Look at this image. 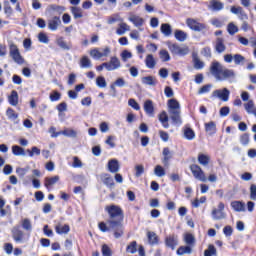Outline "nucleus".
Instances as JSON below:
<instances>
[{
    "label": "nucleus",
    "instance_id": "f257e3e1",
    "mask_svg": "<svg viewBox=\"0 0 256 256\" xmlns=\"http://www.w3.org/2000/svg\"><path fill=\"white\" fill-rule=\"evenodd\" d=\"M210 73L215 77L216 81H225L235 77V72L225 68L221 63L214 61L210 65Z\"/></svg>",
    "mask_w": 256,
    "mask_h": 256
},
{
    "label": "nucleus",
    "instance_id": "4d7b16f0",
    "mask_svg": "<svg viewBox=\"0 0 256 256\" xmlns=\"http://www.w3.org/2000/svg\"><path fill=\"white\" fill-rule=\"evenodd\" d=\"M184 241L186 245H195V236H193V234L187 233L184 235Z\"/></svg>",
    "mask_w": 256,
    "mask_h": 256
},
{
    "label": "nucleus",
    "instance_id": "13d9d810",
    "mask_svg": "<svg viewBox=\"0 0 256 256\" xmlns=\"http://www.w3.org/2000/svg\"><path fill=\"white\" fill-rule=\"evenodd\" d=\"M160 59L163 62L171 61V56L169 55V52L167 50H160L159 52Z\"/></svg>",
    "mask_w": 256,
    "mask_h": 256
},
{
    "label": "nucleus",
    "instance_id": "39448f33",
    "mask_svg": "<svg viewBox=\"0 0 256 256\" xmlns=\"http://www.w3.org/2000/svg\"><path fill=\"white\" fill-rule=\"evenodd\" d=\"M190 171L198 181H201L202 183H207V176L205 175V171L201 168V166L197 164H192L190 166Z\"/></svg>",
    "mask_w": 256,
    "mask_h": 256
},
{
    "label": "nucleus",
    "instance_id": "473e14b6",
    "mask_svg": "<svg viewBox=\"0 0 256 256\" xmlns=\"http://www.w3.org/2000/svg\"><path fill=\"white\" fill-rule=\"evenodd\" d=\"M56 45H58V47H60V49H63L64 51H69L71 49L70 44H67L63 37H58L56 39Z\"/></svg>",
    "mask_w": 256,
    "mask_h": 256
},
{
    "label": "nucleus",
    "instance_id": "ddd939ff",
    "mask_svg": "<svg viewBox=\"0 0 256 256\" xmlns=\"http://www.w3.org/2000/svg\"><path fill=\"white\" fill-rule=\"evenodd\" d=\"M65 10L66 9L64 6H60L57 4H50L46 8V13H57V15H61L65 13Z\"/></svg>",
    "mask_w": 256,
    "mask_h": 256
},
{
    "label": "nucleus",
    "instance_id": "a211bd4d",
    "mask_svg": "<svg viewBox=\"0 0 256 256\" xmlns=\"http://www.w3.org/2000/svg\"><path fill=\"white\" fill-rule=\"evenodd\" d=\"M12 237L16 243H21V241H23V231H21L19 226L12 228Z\"/></svg>",
    "mask_w": 256,
    "mask_h": 256
},
{
    "label": "nucleus",
    "instance_id": "20e7f679",
    "mask_svg": "<svg viewBox=\"0 0 256 256\" xmlns=\"http://www.w3.org/2000/svg\"><path fill=\"white\" fill-rule=\"evenodd\" d=\"M90 57L99 61L103 57H109L111 55V47L105 46L104 48H93L90 50Z\"/></svg>",
    "mask_w": 256,
    "mask_h": 256
},
{
    "label": "nucleus",
    "instance_id": "f3484780",
    "mask_svg": "<svg viewBox=\"0 0 256 256\" xmlns=\"http://www.w3.org/2000/svg\"><path fill=\"white\" fill-rule=\"evenodd\" d=\"M100 179L102 183L106 185V187H115V182L113 181V177H111L109 174L102 173L100 175Z\"/></svg>",
    "mask_w": 256,
    "mask_h": 256
},
{
    "label": "nucleus",
    "instance_id": "9b49d317",
    "mask_svg": "<svg viewBox=\"0 0 256 256\" xmlns=\"http://www.w3.org/2000/svg\"><path fill=\"white\" fill-rule=\"evenodd\" d=\"M230 93L231 92L227 88H224L222 90H214L212 92V97L220 99V101H229Z\"/></svg>",
    "mask_w": 256,
    "mask_h": 256
},
{
    "label": "nucleus",
    "instance_id": "423d86ee",
    "mask_svg": "<svg viewBox=\"0 0 256 256\" xmlns=\"http://www.w3.org/2000/svg\"><path fill=\"white\" fill-rule=\"evenodd\" d=\"M211 215L214 221H221V219H227V213H225V204L223 202H219L218 208H214Z\"/></svg>",
    "mask_w": 256,
    "mask_h": 256
},
{
    "label": "nucleus",
    "instance_id": "a18cd8bd",
    "mask_svg": "<svg viewBox=\"0 0 256 256\" xmlns=\"http://www.w3.org/2000/svg\"><path fill=\"white\" fill-rule=\"evenodd\" d=\"M227 32L229 33V35H235L236 33H239V27L235 25L234 22H230L227 25Z\"/></svg>",
    "mask_w": 256,
    "mask_h": 256
},
{
    "label": "nucleus",
    "instance_id": "ea45409f",
    "mask_svg": "<svg viewBox=\"0 0 256 256\" xmlns=\"http://www.w3.org/2000/svg\"><path fill=\"white\" fill-rule=\"evenodd\" d=\"M59 176H53V177H47L45 178V187L49 188L53 185H55L59 181Z\"/></svg>",
    "mask_w": 256,
    "mask_h": 256
},
{
    "label": "nucleus",
    "instance_id": "58836bf2",
    "mask_svg": "<svg viewBox=\"0 0 256 256\" xmlns=\"http://www.w3.org/2000/svg\"><path fill=\"white\" fill-rule=\"evenodd\" d=\"M244 109L249 115H252L255 110V102H253V100H248L244 103Z\"/></svg>",
    "mask_w": 256,
    "mask_h": 256
},
{
    "label": "nucleus",
    "instance_id": "a19ab883",
    "mask_svg": "<svg viewBox=\"0 0 256 256\" xmlns=\"http://www.w3.org/2000/svg\"><path fill=\"white\" fill-rule=\"evenodd\" d=\"M21 225H22V229H24L25 231H33V225L31 224V220L28 218H24L21 221Z\"/></svg>",
    "mask_w": 256,
    "mask_h": 256
},
{
    "label": "nucleus",
    "instance_id": "4468645a",
    "mask_svg": "<svg viewBox=\"0 0 256 256\" xmlns=\"http://www.w3.org/2000/svg\"><path fill=\"white\" fill-rule=\"evenodd\" d=\"M144 111L146 115H149V117H154L155 115V106L153 105L152 100H146L144 102Z\"/></svg>",
    "mask_w": 256,
    "mask_h": 256
},
{
    "label": "nucleus",
    "instance_id": "7ed1b4c3",
    "mask_svg": "<svg viewBox=\"0 0 256 256\" xmlns=\"http://www.w3.org/2000/svg\"><path fill=\"white\" fill-rule=\"evenodd\" d=\"M106 211L110 216V221H120L123 224V210L119 206H107Z\"/></svg>",
    "mask_w": 256,
    "mask_h": 256
},
{
    "label": "nucleus",
    "instance_id": "e433bc0d",
    "mask_svg": "<svg viewBox=\"0 0 256 256\" xmlns=\"http://www.w3.org/2000/svg\"><path fill=\"white\" fill-rule=\"evenodd\" d=\"M70 11H71L74 19L83 18V10L81 8L73 6L70 8Z\"/></svg>",
    "mask_w": 256,
    "mask_h": 256
},
{
    "label": "nucleus",
    "instance_id": "2f4dec72",
    "mask_svg": "<svg viewBox=\"0 0 256 256\" xmlns=\"http://www.w3.org/2000/svg\"><path fill=\"white\" fill-rule=\"evenodd\" d=\"M231 207L234 209L236 212L241 213L245 211V203L241 201H233L231 202Z\"/></svg>",
    "mask_w": 256,
    "mask_h": 256
},
{
    "label": "nucleus",
    "instance_id": "9d476101",
    "mask_svg": "<svg viewBox=\"0 0 256 256\" xmlns=\"http://www.w3.org/2000/svg\"><path fill=\"white\" fill-rule=\"evenodd\" d=\"M225 63H235V65H241V63L245 62V57L241 54H235L234 56L231 54L224 55Z\"/></svg>",
    "mask_w": 256,
    "mask_h": 256
},
{
    "label": "nucleus",
    "instance_id": "412c9836",
    "mask_svg": "<svg viewBox=\"0 0 256 256\" xmlns=\"http://www.w3.org/2000/svg\"><path fill=\"white\" fill-rule=\"evenodd\" d=\"M145 65L147 69H155V67L157 66V60L155 59L153 54L146 55Z\"/></svg>",
    "mask_w": 256,
    "mask_h": 256
},
{
    "label": "nucleus",
    "instance_id": "0e129e2a",
    "mask_svg": "<svg viewBox=\"0 0 256 256\" xmlns=\"http://www.w3.org/2000/svg\"><path fill=\"white\" fill-rule=\"evenodd\" d=\"M129 107H132V109H135V111H139L141 109V106H139V103L133 98L128 100Z\"/></svg>",
    "mask_w": 256,
    "mask_h": 256
},
{
    "label": "nucleus",
    "instance_id": "2eb2a0df",
    "mask_svg": "<svg viewBox=\"0 0 256 256\" xmlns=\"http://www.w3.org/2000/svg\"><path fill=\"white\" fill-rule=\"evenodd\" d=\"M55 231L58 235H67L71 231V227H69V224L58 223L55 226Z\"/></svg>",
    "mask_w": 256,
    "mask_h": 256
},
{
    "label": "nucleus",
    "instance_id": "3c124183",
    "mask_svg": "<svg viewBox=\"0 0 256 256\" xmlns=\"http://www.w3.org/2000/svg\"><path fill=\"white\" fill-rule=\"evenodd\" d=\"M154 174L156 175V177H165V168H163V166L161 165H156L154 168Z\"/></svg>",
    "mask_w": 256,
    "mask_h": 256
},
{
    "label": "nucleus",
    "instance_id": "6e6d98bb",
    "mask_svg": "<svg viewBox=\"0 0 256 256\" xmlns=\"http://www.w3.org/2000/svg\"><path fill=\"white\" fill-rule=\"evenodd\" d=\"M96 85L97 87H99L100 89H105V87H107V81L105 80V77L103 76H98L96 78Z\"/></svg>",
    "mask_w": 256,
    "mask_h": 256
},
{
    "label": "nucleus",
    "instance_id": "f704fd0d",
    "mask_svg": "<svg viewBox=\"0 0 256 256\" xmlns=\"http://www.w3.org/2000/svg\"><path fill=\"white\" fill-rule=\"evenodd\" d=\"M142 83L150 87H155V85H157V79L153 76H146L142 78Z\"/></svg>",
    "mask_w": 256,
    "mask_h": 256
},
{
    "label": "nucleus",
    "instance_id": "f03ea898",
    "mask_svg": "<svg viewBox=\"0 0 256 256\" xmlns=\"http://www.w3.org/2000/svg\"><path fill=\"white\" fill-rule=\"evenodd\" d=\"M108 223V225H107ZM107 223L100 222L98 227L102 233H107V231H114V237L119 239V237L123 236V224L121 221L108 220Z\"/></svg>",
    "mask_w": 256,
    "mask_h": 256
},
{
    "label": "nucleus",
    "instance_id": "a878e982",
    "mask_svg": "<svg viewBox=\"0 0 256 256\" xmlns=\"http://www.w3.org/2000/svg\"><path fill=\"white\" fill-rule=\"evenodd\" d=\"M59 25H61V19L57 16L53 17L48 22V27L51 31H57V27H59Z\"/></svg>",
    "mask_w": 256,
    "mask_h": 256
},
{
    "label": "nucleus",
    "instance_id": "4be33fe9",
    "mask_svg": "<svg viewBox=\"0 0 256 256\" xmlns=\"http://www.w3.org/2000/svg\"><path fill=\"white\" fill-rule=\"evenodd\" d=\"M173 111H181V105L176 99H170L168 101V113H172Z\"/></svg>",
    "mask_w": 256,
    "mask_h": 256
},
{
    "label": "nucleus",
    "instance_id": "052dcab7",
    "mask_svg": "<svg viewBox=\"0 0 256 256\" xmlns=\"http://www.w3.org/2000/svg\"><path fill=\"white\" fill-rule=\"evenodd\" d=\"M120 57H121L122 61H124V63H125V62L129 61V59H131L133 57V53H131L129 50H124L120 54Z\"/></svg>",
    "mask_w": 256,
    "mask_h": 256
},
{
    "label": "nucleus",
    "instance_id": "79ce46f5",
    "mask_svg": "<svg viewBox=\"0 0 256 256\" xmlns=\"http://www.w3.org/2000/svg\"><path fill=\"white\" fill-rule=\"evenodd\" d=\"M191 253H193L191 246H181L177 250V255H191Z\"/></svg>",
    "mask_w": 256,
    "mask_h": 256
},
{
    "label": "nucleus",
    "instance_id": "0eeeda50",
    "mask_svg": "<svg viewBox=\"0 0 256 256\" xmlns=\"http://www.w3.org/2000/svg\"><path fill=\"white\" fill-rule=\"evenodd\" d=\"M168 49L171 51L172 55H178L179 57H185L189 55V47L180 46L179 44H170Z\"/></svg>",
    "mask_w": 256,
    "mask_h": 256
},
{
    "label": "nucleus",
    "instance_id": "680f3d73",
    "mask_svg": "<svg viewBox=\"0 0 256 256\" xmlns=\"http://www.w3.org/2000/svg\"><path fill=\"white\" fill-rule=\"evenodd\" d=\"M29 157H35V155H41V149L37 148L36 146L32 147L31 150H27Z\"/></svg>",
    "mask_w": 256,
    "mask_h": 256
},
{
    "label": "nucleus",
    "instance_id": "37998d69",
    "mask_svg": "<svg viewBox=\"0 0 256 256\" xmlns=\"http://www.w3.org/2000/svg\"><path fill=\"white\" fill-rule=\"evenodd\" d=\"M123 18H121V15L114 14L110 16L107 20L108 25H113V23H122Z\"/></svg>",
    "mask_w": 256,
    "mask_h": 256
},
{
    "label": "nucleus",
    "instance_id": "393cba45",
    "mask_svg": "<svg viewBox=\"0 0 256 256\" xmlns=\"http://www.w3.org/2000/svg\"><path fill=\"white\" fill-rule=\"evenodd\" d=\"M107 167L110 173H118L120 167L119 161L117 159H111L109 160Z\"/></svg>",
    "mask_w": 256,
    "mask_h": 256
},
{
    "label": "nucleus",
    "instance_id": "5701e85b",
    "mask_svg": "<svg viewBox=\"0 0 256 256\" xmlns=\"http://www.w3.org/2000/svg\"><path fill=\"white\" fill-rule=\"evenodd\" d=\"M8 103H10L12 107H17L19 105V94L17 91L12 90L11 94L8 96Z\"/></svg>",
    "mask_w": 256,
    "mask_h": 256
},
{
    "label": "nucleus",
    "instance_id": "7c9ffc66",
    "mask_svg": "<svg viewBox=\"0 0 256 256\" xmlns=\"http://www.w3.org/2000/svg\"><path fill=\"white\" fill-rule=\"evenodd\" d=\"M174 37L175 39H177V41H180V43H183L184 41H187V32L183 31V30H176L174 33Z\"/></svg>",
    "mask_w": 256,
    "mask_h": 256
},
{
    "label": "nucleus",
    "instance_id": "49530a36",
    "mask_svg": "<svg viewBox=\"0 0 256 256\" xmlns=\"http://www.w3.org/2000/svg\"><path fill=\"white\" fill-rule=\"evenodd\" d=\"M204 256H217V248L213 244H209L208 249L204 251Z\"/></svg>",
    "mask_w": 256,
    "mask_h": 256
},
{
    "label": "nucleus",
    "instance_id": "cd10ccee",
    "mask_svg": "<svg viewBox=\"0 0 256 256\" xmlns=\"http://www.w3.org/2000/svg\"><path fill=\"white\" fill-rule=\"evenodd\" d=\"M80 67L82 69H91L93 67V63L91 62V59L87 56H83L80 59Z\"/></svg>",
    "mask_w": 256,
    "mask_h": 256
},
{
    "label": "nucleus",
    "instance_id": "8fccbe9b",
    "mask_svg": "<svg viewBox=\"0 0 256 256\" xmlns=\"http://www.w3.org/2000/svg\"><path fill=\"white\" fill-rule=\"evenodd\" d=\"M6 115H7L8 119H10L11 121H15L16 119L19 118V114H17V112H15V110H13V108H8L6 110Z\"/></svg>",
    "mask_w": 256,
    "mask_h": 256
},
{
    "label": "nucleus",
    "instance_id": "338daca9",
    "mask_svg": "<svg viewBox=\"0 0 256 256\" xmlns=\"http://www.w3.org/2000/svg\"><path fill=\"white\" fill-rule=\"evenodd\" d=\"M38 41L40 43L47 44V43H49V37L47 36V34L41 32L38 34Z\"/></svg>",
    "mask_w": 256,
    "mask_h": 256
},
{
    "label": "nucleus",
    "instance_id": "bf43d9fd",
    "mask_svg": "<svg viewBox=\"0 0 256 256\" xmlns=\"http://www.w3.org/2000/svg\"><path fill=\"white\" fill-rule=\"evenodd\" d=\"M134 169H135V177H141V175L145 173V166H143V164L136 165Z\"/></svg>",
    "mask_w": 256,
    "mask_h": 256
},
{
    "label": "nucleus",
    "instance_id": "bb28decb",
    "mask_svg": "<svg viewBox=\"0 0 256 256\" xmlns=\"http://www.w3.org/2000/svg\"><path fill=\"white\" fill-rule=\"evenodd\" d=\"M205 131L208 135H215L217 133V124L213 121L205 123Z\"/></svg>",
    "mask_w": 256,
    "mask_h": 256
},
{
    "label": "nucleus",
    "instance_id": "4c0bfd02",
    "mask_svg": "<svg viewBox=\"0 0 256 256\" xmlns=\"http://www.w3.org/2000/svg\"><path fill=\"white\" fill-rule=\"evenodd\" d=\"M147 237L150 245H157L159 243V236L155 232H148Z\"/></svg>",
    "mask_w": 256,
    "mask_h": 256
},
{
    "label": "nucleus",
    "instance_id": "c03bdc74",
    "mask_svg": "<svg viewBox=\"0 0 256 256\" xmlns=\"http://www.w3.org/2000/svg\"><path fill=\"white\" fill-rule=\"evenodd\" d=\"M160 31L161 33H163V35H165V37H169L173 33V30L171 29V25L169 24H162Z\"/></svg>",
    "mask_w": 256,
    "mask_h": 256
},
{
    "label": "nucleus",
    "instance_id": "de8ad7c7",
    "mask_svg": "<svg viewBox=\"0 0 256 256\" xmlns=\"http://www.w3.org/2000/svg\"><path fill=\"white\" fill-rule=\"evenodd\" d=\"M215 49L218 53H223V51H225V42L222 38H217Z\"/></svg>",
    "mask_w": 256,
    "mask_h": 256
},
{
    "label": "nucleus",
    "instance_id": "b1692460",
    "mask_svg": "<svg viewBox=\"0 0 256 256\" xmlns=\"http://www.w3.org/2000/svg\"><path fill=\"white\" fill-rule=\"evenodd\" d=\"M170 119L175 125H181V110L169 112Z\"/></svg>",
    "mask_w": 256,
    "mask_h": 256
},
{
    "label": "nucleus",
    "instance_id": "864d4df0",
    "mask_svg": "<svg viewBox=\"0 0 256 256\" xmlns=\"http://www.w3.org/2000/svg\"><path fill=\"white\" fill-rule=\"evenodd\" d=\"M184 137L188 141H192V139L195 137V131L191 128H185L184 129Z\"/></svg>",
    "mask_w": 256,
    "mask_h": 256
},
{
    "label": "nucleus",
    "instance_id": "6e6552de",
    "mask_svg": "<svg viewBox=\"0 0 256 256\" xmlns=\"http://www.w3.org/2000/svg\"><path fill=\"white\" fill-rule=\"evenodd\" d=\"M10 56L15 63H18V65H23L25 63V59H23L21 53H19V48H17V45L15 44L10 46Z\"/></svg>",
    "mask_w": 256,
    "mask_h": 256
},
{
    "label": "nucleus",
    "instance_id": "aec40b11",
    "mask_svg": "<svg viewBox=\"0 0 256 256\" xmlns=\"http://www.w3.org/2000/svg\"><path fill=\"white\" fill-rule=\"evenodd\" d=\"M127 31H131V26L123 21L120 22L118 24V28L116 29V34L120 35V36L125 35L127 33Z\"/></svg>",
    "mask_w": 256,
    "mask_h": 256
},
{
    "label": "nucleus",
    "instance_id": "6ab92c4d",
    "mask_svg": "<svg viewBox=\"0 0 256 256\" xmlns=\"http://www.w3.org/2000/svg\"><path fill=\"white\" fill-rule=\"evenodd\" d=\"M162 155L164 157L162 160V163L165 165V167H168L169 161H171V159H173V152H171V150L166 147L163 149Z\"/></svg>",
    "mask_w": 256,
    "mask_h": 256
},
{
    "label": "nucleus",
    "instance_id": "72a5a7b5",
    "mask_svg": "<svg viewBox=\"0 0 256 256\" xmlns=\"http://www.w3.org/2000/svg\"><path fill=\"white\" fill-rule=\"evenodd\" d=\"M210 161H211V157H209V155H205V154L198 155V163L200 165H202L203 167H207V165H209Z\"/></svg>",
    "mask_w": 256,
    "mask_h": 256
},
{
    "label": "nucleus",
    "instance_id": "69168bd1",
    "mask_svg": "<svg viewBox=\"0 0 256 256\" xmlns=\"http://www.w3.org/2000/svg\"><path fill=\"white\" fill-rule=\"evenodd\" d=\"M194 68L195 69H203L205 67V63L201 61L198 57H194Z\"/></svg>",
    "mask_w": 256,
    "mask_h": 256
},
{
    "label": "nucleus",
    "instance_id": "774afa93",
    "mask_svg": "<svg viewBox=\"0 0 256 256\" xmlns=\"http://www.w3.org/2000/svg\"><path fill=\"white\" fill-rule=\"evenodd\" d=\"M250 199H252V201H256V185L252 184L250 186Z\"/></svg>",
    "mask_w": 256,
    "mask_h": 256
},
{
    "label": "nucleus",
    "instance_id": "09e8293b",
    "mask_svg": "<svg viewBox=\"0 0 256 256\" xmlns=\"http://www.w3.org/2000/svg\"><path fill=\"white\" fill-rule=\"evenodd\" d=\"M212 11H221L223 9V3L213 0L209 6Z\"/></svg>",
    "mask_w": 256,
    "mask_h": 256
},
{
    "label": "nucleus",
    "instance_id": "c85d7f7f",
    "mask_svg": "<svg viewBox=\"0 0 256 256\" xmlns=\"http://www.w3.org/2000/svg\"><path fill=\"white\" fill-rule=\"evenodd\" d=\"M159 121L163 125L164 129H169V116L167 115V112L163 111L160 113Z\"/></svg>",
    "mask_w": 256,
    "mask_h": 256
},
{
    "label": "nucleus",
    "instance_id": "1a4fd4ad",
    "mask_svg": "<svg viewBox=\"0 0 256 256\" xmlns=\"http://www.w3.org/2000/svg\"><path fill=\"white\" fill-rule=\"evenodd\" d=\"M104 66L107 71H117V69H121V60L117 56H112L109 62H105Z\"/></svg>",
    "mask_w": 256,
    "mask_h": 256
},
{
    "label": "nucleus",
    "instance_id": "603ef678",
    "mask_svg": "<svg viewBox=\"0 0 256 256\" xmlns=\"http://www.w3.org/2000/svg\"><path fill=\"white\" fill-rule=\"evenodd\" d=\"M61 135H64V137H77V131L71 128H66L61 131Z\"/></svg>",
    "mask_w": 256,
    "mask_h": 256
},
{
    "label": "nucleus",
    "instance_id": "c9c22d12",
    "mask_svg": "<svg viewBox=\"0 0 256 256\" xmlns=\"http://www.w3.org/2000/svg\"><path fill=\"white\" fill-rule=\"evenodd\" d=\"M12 153L16 157H25V149L21 148V146L18 145L12 146Z\"/></svg>",
    "mask_w": 256,
    "mask_h": 256
},
{
    "label": "nucleus",
    "instance_id": "dca6fc26",
    "mask_svg": "<svg viewBox=\"0 0 256 256\" xmlns=\"http://www.w3.org/2000/svg\"><path fill=\"white\" fill-rule=\"evenodd\" d=\"M166 247H170V249H175L177 245H179V240L176 235H170L165 239Z\"/></svg>",
    "mask_w": 256,
    "mask_h": 256
},
{
    "label": "nucleus",
    "instance_id": "f8f14e48",
    "mask_svg": "<svg viewBox=\"0 0 256 256\" xmlns=\"http://www.w3.org/2000/svg\"><path fill=\"white\" fill-rule=\"evenodd\" d=\"M186 25L192 29V31H203L205 29V24L197 22L195 19L188 18L186 20Z\"/></svg>",
    "mask_w": 256,
    "mask_h": 256
},
{
    "label": "nucleus",
    "instance_id": "e2e57ef3",
    "mask_svg": "<svg viewBox=\"0 0 256 256\" xmlns=\"http://www.w3.org/2000/svg\"><path fill=\"white\" fill-rule=\"evenodd\" d=\"M72 167H74V169H81V167H83V162L79 159V157H73Z\"/></svg>",
    "mask_w": 256,
    "mask_h": 256
},
{
    "label": "nucleus",
    "instance_id": "c756f323",
    "mask_svg": "<svg viewBox=\"0 0 256 256\" xmlns=\"http://www.w3.org/2000/svg\"><path fill=\"white\" fill-rule=\"evenodd\" d=\"M129 21H131V23H133V25H135V27H142L143 23H145V20H143V18H141L137 15H131L129 17Z\"/></svg>",
    "mask_w": 256,
    "mask_h": 256
},
{
    "label": "nucleus",
    "instance_id": "5fc2aeb1",
    "mask_svg": "<svg viewBox=\"0 0 256 256\" xmlns=\"http://www.w3.org/2000/svg\"><path fill=\"white\" fill-rule=\"evenodd\" d=\"M127 83L125 82V79L123 78H118L110 87L112 91H115V87H125Z\"/></svg>",
    "mask_w": 256,
    "mask_h": 256
}]
</instances>
